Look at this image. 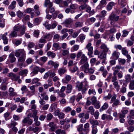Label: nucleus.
Listing matches in <instances>:
<instances>
[{"label": "nucleus", "mask_w": 134, "mask_h": 134, "mask_svg": "<svg viewBox=\"0 0 134 134\" xmlns=\"http://www.w3.org/2000/svg\"><path fill=\"white\" fill-rule=\"evenodd\" d=\"M26 52L24 49H19L15 51V55L18 58V65L21 68L25 66L24 64L26 59Z\"/></svg>", "instance_id": "f257e3e1"}, {"label": "nucleus", "mask_w": 134, "mask_h": 134, "mask_svg": "<svg viewBox=\"0 0 134 134\" xmlns=\"http://www.w3.org/2000/svg\"><path fill=\"white\" fill-rule=\"evenodd\" d=\"M112 70L114 71L113 73V76L111 79V81L113 82V85L114 86V88L117 90V76L116 75L117 74V65L115 67H113L112 68Z\"/></svg>", "instance_id": "f03ea898"}, {"label": "nucleus", "mask_w": 134, "mask_h": 134, "mask_svg": "<svg viewBox=\"0 0 134 134\" xmlns=\"http://www.w3.org/2000/svg\"><path fill=\"white\" fill-rule=\"evenodd\" d=\"M88 60L87 57L84 54H83L82 55L81 57V60L79 62L81 65L83 64L81 67L82 68H87L88 67L89 64Z\"/></svg>", "instance_id": "7ed1b4c3"}, {"label": "nucleus", "mask_w": 134, "mask_h": 134, "mask_svg": "<svg viewBox=\"0 0 134 134\" xmlns=\"http://www.w3.org/2000/svg\"><path fill=\"white\" fill-rule=\"evenodd\" d=\"M109 19L111 21V25H113L114 24V22L117 21V15L116 14L112 13L109 16Z\"/></svg>", "instance_id": "20e7f679"}, {"label": "nucleus", "mask_w": 134, "mask_h": 134, "mask_svg": "<svg viewBox=\"0 0 134 134\" xmlns=\"http://www.w3.org/2000/svg\"><path fill=\"white\" fill-rule=\"evenodd\" d=\"M33 122L32 120L30 119L28 117L25 118L22 121V125L23 126H25L27 123L29 125H31Z\"/></svg>", "instance_id": "39448f33"}, {"label": "nucleus", "mask_w": 134, "mask_h": 134, "mask_svg": "<svg viewBox=\"0 0 134 134\" xmlns=\"http://www.w3.org/2000/svg\"><path fill=\"white\" fill-rule=\"evenodd\" d=\"M7 76L9 77L12 80L15 81H17L20 78L19 76L13 73H9L8 74Z\"/></svg>", "instance_id": "423d86ee"}, {"label": "nucleus", "mask_w": 134, "mask_h": 134, "mask_svg": "<svg viewBox=\"0 0 134 134\" xmlns=\"http://www.w3.org/2000/svg\"><path fill=\"white\" fill-rule=\"evenodd\" d=\"M30 68L32 71L31 73L33 74V76L38 74L39 71V67L36 66L32 65L30 67Z\"/></svg>", "instance_id": "0eeeda50"}, {"label": "nucleus", "mask_w": 134, "mask_h": 134, "mask_svg": "<svg viewBox=\"0 0 134 134\" xmlns=\"http://www.w3.org/2000/svg\"><path fill=\"white\" fill-rule=\"evenodd\" d=\"M100 48L103 50V53H107L108 52L109 54H110L111 52L109 50V48H108L107 46L104 43L102 44L100 46Z\"/></svg>", "instance_id": "6e6552de"}, {"label": "nucleus", "mask_w": 134, "mask_h": 134, "mask_svg": "<svg viewBox=\"0 0 134 134\" xmlns=\"http://www.w3.org/2000/svg\"><path fill=\"white\" fill-rule=\"evenodd\" d=\"M71 79V77L70 75L66 74L65 77L62 79V82L64 83H68Z\"/></svg>", "instance_id": "1a4fd4ad"}, {"label": "nucleus", "mask_w": 134, "mask_h": 134, "mask_svg": "<svg viewBox=\"0 0 134 134\" xmlns=\"http://www.w3.org/2000/svg\"><path fill=\"white\" fill-rule=\"evenodd\" d=\"M28 129L29 131H33L36 134H38L40 131V128L38 126L33 127L32 126H30L28 127Z\"/></svg>", "instance_id": "9d476101"}, {"label": "nucleus", "mask_w": 134, "mask_h": 134, "mask_svg": "<svg viewBox=\"0 0 134 134\" xmlns=\"http://www.w3.org/2000/svg\"><path fill=\"white\" fill-rule=\"evenodd\" d=\"M26 27L24 25H22L21 26L19 30V33L18 35V36H21L24 35L25 33Z\"/></svg>", "instance_id": "9b49d317"}, {"label": "nucleus", "mask_w": 134, "mask_h": 134, "mask_svg": "<svg viewBox=\"0 0 134 134\" xmlns=\"http://www.w3.org/2000/svg\"><path fill=\"white\" fill-rule=\"evenodd\" d=\"M48 126L50 127V130L51 131H54L57 128V125L54 124L53 122H50L48 124Z\"/></svg>", "instance_id": "f8f14e48"}, {"label": "nucleus", "mask_w": 134, "mask_h": 134, "mask_svg": "<svg viewBox=\"0 0 134 134\" xmlns=\"http://www.w3.org/2000/svg\"><path fill=\"white\" fill-rule=\"evenodd\" d=\"M88 67L89 65L87 68H82L83 69L84 72L86 73H88L90 74H93L94 71V70L92 68H89Z\"/></svg>", "instance_id": "ddd939ff"}, {"label": "nucleus", "mask_w": 134, "mask_h": 134, "mask_svg": "<svg viewBox=\"0 0 134 134\" xmlns=\"http://www.w3.org/2000/svg\"><path fill=\"white\" fill-rule=\"evenodd\" d=\"M72 20L70 18L66 19L65 21L63 22V24L66 27H69L70 24L72 22Z\"/></svg>", "instance_id": "4468645a"}, {"label": "nucleus", "mask_w": 134, "mask_h": 134, "mask_svg": "<svg viewBox=\"0 0 134 134\" xmlns=\"http://www.w3.org/2000/svg\"><path fill=\"white\" fill-rule=\"evenodd\" d=\"M67 70L65 67H62L59 68L58 70V73L60 76H62L66 72Z\"/></svg>", "instance_id": "2eb2a0df"}, {"label": "nucleus", "mask_w": 134, "mask_h": 134, "mask_svg": "<svg viewBox=\"0 0 134 134\" xmlns=\"http://www.w3.org/2000/svg\"><path fill=\"white\" fill-rule=\"evenodd\" d=\"M48 65H51L54 66L55 68H56L58 67L59 64L57 62H54L52 60L49 61L48 63Z\"/></svg>", "instance_id": "dca6fc26"}, {"label": "nucleus", "mask_w": 134, "mask_h": 134, "mask_svg": "<svg viewBox=\"0 0 134 134\" xmlns=\"http://www.w3.org/2000/svg\"><path fill=\"white\" fill-rule=\"evenodd\" d=\"M107 3L106 0H102L100 2L99 4L97 6V8L99 9H100L105 6Z\"/></svg>", "instance_id": "f3484780"}, {"label": "nucleus", "mask_w": 134, "mask_h": 134, "mask_svg": "<svg viewBox=\"0 0 134 134\" xmlns=\"http://www.w3.org/2000/svg\"><path fill=\"white\" fill-rule=\"evenodd\" d=\"M116 3L113 2H109L107 5L106 8L108 11H110L112 8L115 5Z\"/></svg>", "instance_id": "a211bd4d"}, {"label": "nucleus", "mask_w": 134, "mask_h": 134, "mask_svg": "<svg viewBox=\"0 0 134 134\" xmlns=\"http://www.w3.org/2000/svg\"><path fill=\"white\" fill-rule=\"evenodd\" d=\"M83 82H80L79 81L77 82L76 84V87L78 88V90L79 91L82 90V88H83Z\"/></svg>", "instance_id": "6ab92c4d"}, {"label": "nucleus", "mask_w": 134, "mask_h": 134, "mask_svg": "<svg viewBox=\"0 0 134 134\" xmlns=\"http://www.w3.org/2000/svg\"><path fill=\"white\" fill-rule=\"evenodd\" d=\"M10 106V108L12 111H13L15 110L17 108V105L14 104H10V103H7L5 107H8Z\"/></svg>", "instance_id": "aec40b11"}, {"label": "nucleus", "mask_w": 134, "mask_h": 134, "mask_svg": "<svg viewBox=\"0 0 134 134\" xmlns=\"http://www.w3.org/2000/svg\"><path fill=\"white\" fill-rule=\"evenodd\" d=\"M46 93L43 92L39 96L42 100H43L44 99L45 100H47L48 99V97L47 95H46Z\"/></svg>", "instance_id": "412c9836"}, {"label": "nucleus", "mask_w": 134, "mask_h": 134, "mask_svg": "<svg viewBox=\"0 0 134 134\" xmlns=\"http://www.w3.org/2000/svg\"><path fill=\"white\" fill-rule=\"evenodd\" d=\"M56 115L58 116L60 119H63L64 118L65 114L63 113H60L58 110H56L55 113Z\"/></svg>", "instance_id": "4be33fe9"}, {"label": "nucleus", "mask_w": 134, "mask_h": 134, "mask_svg": "<svg viewBox=\"0 0 134 134\" xmlns=\"http://www.w3.org/2000/svg\"><path fill=\"white\" fill-rule=\"evenodd\" d=\"M11 63H13L15 61L16 58L14 57V54L13 53H11L9 55Z\"/></svg>", "instance_id": "5701e85b"}, {"label": "nucleus", "mask_w": 134, "mask_h": 134, "mask_svg": "<svg viewBox=\"0 0 134 134\" xmlns=\"http://www.w3.org/2000/svg\"><path fill=\"white\" fill-rule=\"evenodd\" d=\"M66 93H69L71 92L72 90V86L70 84H68L66 86Z\"/></svg>", "instance_id": "b1692460"}, {"label": "nucleus", "mask_w": 134, "mask_h": 134, "mask_svg": "<svg viewBox=\"0 0 134 134\" xmlns=\"http://www.w3.org/2000/svg\"><path fill=\"white\" fill-rule=\"evenodd\" d=\"M90 122L91 124L92 125V127H96V126L98 125L99 124L97 120H95L93 119L90 120Z\"/></svg>", "instance_id": "393cba45"}, {"label": "nucleus", "mask_w": 134, "mask_h": 134, "mask_svg": "<svg viewBox=\"0 0 134 134\" xmlns=\"http://www.w3.org/2000/svg\"><path fill=\"white\" fill-rule=\"evenodd\" d=\"M47 55L48 57H51L52 58H54L56 56V54L55 53L50 51L47 52Z\"/></svg>", "instance_id": "a878e982"}, {"label": "nucleus", "mask_w": 134, "mask_h": 134, "mask_svg": "<svg viewBox=\"0 0 134 134\" xmlns=\"http://www.w3.org/2000/svg\"><path fill=\"white\" fill-rule=\"evenodd\" d=\"M16 2L15 1L12 2L11 4L8 7V8L10 10L14 9L16 7Z\"/></svg>", "instance_id": "bb28decb"}, {"label": "nucleus", "mask_w": 134, "mask_h": 134, "mask_svg": "<svg viewBox=\"0 0 134 134\" xmlns=\"http://www.w3.org/2000/svg\"><path fill=\"white\" fill-rule=\"evenodd\" d=\"M118 2L121 8L124 7L126 5V3L125 0H118Z\"/></svg>", "instance_id": "cd10ccee"}, {"label": "nucleus", "mask_w": 134, "mask_h": 134, "mask_svg": "<svg viewBox=\"0 0 134 134\" xmlns=\"http://www.w3.org/2000/svg\"><path fill=\"white\" fill-rule=\"evenodd\" d=\"M90 125L88 123H87L84 125L83 131L86 132H89V131Z\"/></svg>", "instance_id": "c85d7f7f"}, {"label": "nucleus", "mask_w": 134, "mask_h": 134, "mask_svg": "<svg viewBox=\"0 0 134 134\" xmlns=\"http://www.w3.org/2000/svg\"><path fill=\"white\" fill-rule=\"evenodd\" d=\"M88 51L87 53V55L90 56V57H93L92 54L93 53V48L92 47H90V48L87 49Z\"/></svg>", "instance_id": "c756f323"}, {"label": "nucleus", "mask_w": 134, "mask_h": 134, "mask_svg": "<svg viewBox=\"0 0 134 134\" xmlns=\"http://www.w3.org/2000/svg\"><path fill=\"white\" fill-rule=\"evenodd\" d=\"M92 104L94 105L96 108L98 109L100 107L98 101H92Z\"/></svg>", "instance_id": "7c9ffc66"}, {"label": "nucleus", "mask_w": 134, "mask_h": 134, "mask_svg": "<svg viewBox=\"0 0 134 134\" xmlns=\"http://www.w3.org/2000/svg\"><path fill=\"white\" fill-rule=\"evenodd\" d=\"M57 108V104L56 103H55L51 105L49 108V110L50 111L52 112L54 110H55Z\"/></svg>", "instance_id": "2f4dec72"}, {"label": "nucleus", "mask_w": 134, "mask_h": 134, "mask_svg": "<svg viewBox=\"0 0 134 134\" xmlns=\"http://www.w3.org/2000/svg\"><path fill=\"white\" fill-rule=\"evenodd\" d=\"M111 59H112L117 60V52L116 51H115L112 54Z\"/></svg>", "instance_id": "473e14b6"}, {"label": "nucleus", "mask_w": 134, "mask_h": 134, "mask_svg": "<svg viewBox=\"0 0 134 134\" xmlns=\"http://www.w3.org/2000/svg\"><path fill=\"white\" fill-rule=\"evenodd\" d=\"M118 61L119 64H120L122 65H124L126 62V60L125 59L120 58H119L118 59Z\"/></svg>", "instance_id": "72a5a7b5"}, {"label": "nucleus", "mask_w": 134, "mask_h": 134, "mask_svg": "<svg viewBox=\"0 0 134 134\" xmlns=\"http://www.w3.org/2000/svg\"><path fill=\"white\" fill-rule=\"evenodd\" d=\"M106 55L107 53H102L99 55H98V57L100 58L101 60L103 59L106 58Z\"/></svg>", "instance_id": "f704fd0d"}, {"label": "nucleus", "mask_w": 134, "mask_h": 134, "mask_svg": "<svg viewBox=\"0 0 134 134\" xmlns=\"http://www.w3.org/2000/svg\"><path fill=\"white\" fill-rule=\"evenodd\" d=\"M14 89L12 87H10L9 89V95L10 96H14L15 95V93L14 92Z\"/></svg>", "instance_id": "c9c22d12"}, {"label": "nucleus", "mask_w": 134, "mask_h": 134, "mask_svg": "<svg viewBox=\"0 0 134 134\" xmlns=\"http://www.w3.org/2000/svg\"><path fill=\"white\" fill-rule=\"evenodd\" d=\"M17 125V123L14 121H12L11 123L8 125V127L9 128L15 127Z\"/></svg>", "instance_id": "e433bc0d"}, {"label": "nucleus", "mask_w": 134, "mask_h": 134, "mask_svg": "<svg viewBox=\"0 0 134 134\" xmlns=\"http://www.w3.org/2000/svg\"><path fill=\"white\" fill-rule=\"evenodd\" d=\"M129 88L131 90H134V80H132L130 82L129 85Z\"/></svg>", "instance_id": "4c0bfd02"}, {"label": "nucleus", "mask_w": 134, "mask_h": 134, "mask_svg": "<svg viewBox=\"0 0 134 134\" xmlns=\"http://www.w3.org/2000/svg\"><path fill=\"white\" fill-rule=\"evenodd\" d=\"M18 36L17 32L14 30L11 32V33L9 35V37L11 36L12 37H15Z\"/></svg>", "instance_id": "58836bf2"}, {"label": "nucleus", "mask_w": 134, "mask_h": 134, "mask_svg": "<svg viewBox=\"0 0 134 134\" xmlns=\"http://www.w3.org/2000/svg\"><path fill=\"white\" fill-rule=\"evenodd\" d=\"M22 25L18 24L15 25L14 27V30L16 31L17 32L19 31L20 29V27Z\"/></svg>", "instance_id": "ea45409f"}, {"label": "nucleus", "mask_w": 134, "mask_h": 134, "mask_svg": "<svg viewBox=\"0 0 134 134\" xmlns=\"http://www.w3.org/2000/svg\"><path fill=\"white\" fill-rule=\"evenodd\" d=\"M79 47V45H75L71 49L72 52H74L77 51Z\"/></svg>", "instance_id": "a19ab883"}, {"label": "nucleus", "mask_w": 134, "mask_h": 134, "mask_svg": "<svg viewBox=\"0 0 134 134\" xmlns=\"http://www.w3.org/2000/svg\"><path fill=\"white\" fill-rule=\"evenodd\" d=\"M7 95V93L5 92L0 91V98H5Z\"/></svg>", "instance_id": "79ce46f5"}, {"label": "nucleus", "mask_w": 134, "mask_h": 134, "mask_svg": "<svg viewBox=\"0 0 134 134\" xmlns=\"http://www.w3.org/2000/svg\"><path fill=\"white\" fill-rule=\"evenodd\" d=\"M48 7L47 8L46 10V12L47 14L49 13V9L50 8L53 7L52 6H53L52 3V2H51L50 1V2L48 4Z\"/></svg>", "instance_id": "37998d69"}, {"label": "nucleus", "mask_w": 134, "mask_h": 134, "mask_svg": "<svg viewBox=\"0 0 134 134\" xmlns=\"http://www.w3.org/2000/svg\"><path fill=\"white\" fill-rule=\"evenodd\" d=\"M23 13L19 10L16 12V15L18 17L20 18H21L23 16Z\"/></svg>", "instance_id": "c03bdc74"}, {"label": "nucleus", "mask_w": 134, "mask_h": 134, "mask_svg": "<svg viewBox=\"0 0 134 134\" xmlns=\"http://www.w3.org/2000/svg\"><path fill=\"white\" fill-rule=\"evenodd\" d=\"M125 78L126 81L127 82H129L131 80V76L130 74H127L125 76Z\"/></svg>", "instance_id": "a18cd8bd"}, {"label": "nucleus", "mask_w": 134, "mask_h": 134, "mask_svg": "<svg viewBox=\"0 0 134 134\" xmlns=\"http://www.w3.org/2000/svg\"><path fill=\"white\" fill-rule=\"evenodd\" d=\"M83 4V5L80 6L79 7V9L80 11L85 9L87 7V5L86 3Z\"/></svg>", "instance_id": "49530a36"}, {"label": "nucleus", "mask_w": 134, "mask_h": 134, "mask_svg": "<svg viewBox=\"0 0 134 134\" xmlns=\"http://www.w3.org/2000/svg\"><path fill=\"white\" fill-rule=\"evenodd\" d=\"M83 23L79 21L76 22L75 24V26L76 27H81L83 26Z\"/></svg>", "instance_id": "de8ad7c7"}, {"label": "nucleus", "mask_w": 134, "mask_h": 134, "mask_svg": "<svg viewBox=\"0 0 134 134\" xmlns=\"http://www.w3.org/2000/svg\"><path fill=\"white\" fill-rule=\"evenodd\" d=\"M40 21L38 18H36L34 20V24L35 25H38L40 23Z\"/></svg>", "instance_id": "09e8293b"}, {"label": "nucleus", "mask_w": 134, "mask_h": 134, "mask_svg": "<svg viewBox=\"0 0 134 134\" xmlns=\"http://www.w3.org/2000/svg\"><path fill=\"white\" fill-rule=\"evenodd\" d=\"M121 52L122 54L124 55H126L128 53V52L126 49L125 47L122 48Z\"/></svg>", "instance_id": "8fccbe9b"}, {"label": "nucleus", "mask_w": 134, "mask_h": 134, "mask_svg": "<svg viewBox=\"0 0 134 134\" xmlns=\"http://www.w3.org/2000/svg\"><path fill=\"white\" fill-rule=\"evenodd\" d=\"M28 71L26 69H24L21 71L19 72L20 75H24L26 74L27 73Z\"/></svg>", "instance_id": "3c124183"}, {"label": "nucleus", "mask_w": 134, "mask_h": 134, "mask_svg": "<svg viewBox=\"0 0 134 134\" xmlns=\"http://www.w3.org/2000/svg\"><path fill=\"white\" fill-rule=\"evenodd\" d=\"M71 9L75 10L78 8V5L76 4H71L70 6Z\"/></svg>", "instance_id": "603ef678"}, {"label": "nucleus", "mask_w": 134, "mask_h": 134, "mask_svg": "<svg viewBox=\"0 0 134 134\" xmlns=\"http://www.w3.org/2000/svg\"><path fill=\"white\" fill-rule=\"evenodd\" d=\"M53 116L52 114L51 113H49L47 115L46 119L47 120L50 121L53 118Z\"/></svg>", "instance_id": "864d4df0"}, {"label": "nucleus", "mask_w": 134, "mask_h": 134, "mask_svg": "<svg viewBox=\"0 0 134 134\" xmlns=\"http://www.w3.org/2000/svg\"><path fill=\"white\" fill-rule=\"evenodd\" d=\"M89 111L90 112L91 115H93L94 114V109L93 108V107L91 106L89 107Z\"/></svg>", "instance_id": "5fc2aeb1"}, {"label": "nucleus", "mask_w": 134, "mask_h": 134, "mask_svg": "<svg viewBox=\"0 0 134 134\" xmlns=\"http://www.w3.org/2000/svg\"><path fill=\"white\" fill-rule=\"evenodd\" d=\"M78 69V68L76 66H74L72 67L70 70V71L72 73H74Z\"/></svg>", "instance_id": "6e6d98bb"}, {"label": "nucleus", "mask_w": 134, "mask_h": 134, "mask_svg": "<svg viewBox=\"0 0 134 134\" xmlns=\"http://www.w3.org/2000/svg\"><path fill=\"white\" fill-rule=\"evenodd\" d=\"M71 110L72 108L69 106L66 107L64 108V111L66 113H68Z\"/></svg>", "instance_id": "4d7b16f0"}, {"label": "nucleus", "mask_w": 134, "mask_h": 134, "mask_svg": "<svg viewBox=\"0 0 134 134\" xmlns=\"http://www.w3.org/2000/svg\"><path fill=\"white\" fill-rule=\"evenodd\" d=\"M59 36L58 34H56L53 36V40L55 41H59Z\"/></svg>", "instance_id": "13d9d810"}, {"label": "nucleus", "mask_w": 134, "mask_h": 134, "mask_svg": "<svg viewBox=\"0 0 134 134\" xmlns=\"http://www.w3.org/2000/svg\"><path fill=\"white\" fill-rule=\"evenodd\" d=\"M59 95L61 97L63 98V99L61 100H65V99H64V98L65 97V94L63 92H60L59 93Z\"/></svg>", "instance_id": "bf43d9fd"}, {"label": "nucleus", "mask_w": 134, "mask_h": 134, "mask_svg": "<svg viewBox=\"0 0 134 134\" xmlns=\"http://www.w3.org/2000/svg\"><path fill=\"white\" fill-rule=\"evenodd\" d=\"M99 115V113L98 111H96L94 113V116L96 119H98Z\"/></svg>", "instance_id": "052dcab7"}, {"label": "nucleus", "mask_w": 134, "mask_h": 134, "mask_svg": "<svg viewBox=\"0 0 134 134\" xmlns=\"http://www.w3.org/2000/svg\"><path fill=\"white\" fill-rule=\"evenodd\" d=\"M83 124H81L77 127V130L79 131H83Z\"/></svg>", "instance_id": "680f3d73"}, {"label": "nucleus", "mask_w": 134, "mask_h": 134, "mask_svg": "<svg viewBox=\"0 0 134 134\" xmlns=\"http://www.w3.org/2000/svg\"><path fill=\"white\" fill-rule=\"evenodd\" d=\"M92 133L93 134H96L98 131V129L96 127H92Z\"/></svg>", "instance_id": "e2e57ef3"}, {"label": "nucleus", "mask_w": 134, "mask_h": 134, "mask_svg": "<svg viewBox=\"0 0 134 134\" xmlns=\"http://www.w3.org/2000/svg\"><path fill=\"white\" fill-rule=\"evenodd\" d=\"M39 31L38 30H36L34 31L33 34L34 36L37 38L39 35Z\"/></svg>", "instance_id": "0e129e2a"}, {"label": "nucleus", "mask_w": 134, "mask_h": 134, "mask_svg": "<svg viewBox=\"0 0 134 134\" xmlns=\"http://www.w3.org/2000/svg\"><path fill=\"white\" fill-rule=\"evenodd\" d=\"M33 60L31 58H29L27 59L25 61V63L28 64L31 63L33 62Z\"/></svg>", "instance_id": "69168bd1"}, {"label": "nucleus", "mask_w": 134, "mask_h": 134, "mask_svg": "<svg viewBox=\"0 0 134 134\" xmlns=\"http://www.w3.org/2000/svg\"><path fill=\"white\" fill-rule=\"evenodd\" d=\"M48 58L47 57L43 56L41 57L40 58V60L44 63L46 62Z\"/></svg>", "instance_id": "338daca9"}, {"label": "nucleus", "mask_w": 134, "mask_h": 134, "mask_svg": "<svg viewBox=\"0 0 134 134\" xmlns=\"http://www.w3.org/2000/svg\"><path fill=\"white\" fill-rule=\"evenodd\" d=\"M130 118L134 119V110H131L130 112V115L129 116Z\"/></svg>", "instance_id": "774afa93"}]
</instances>
